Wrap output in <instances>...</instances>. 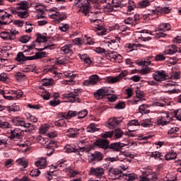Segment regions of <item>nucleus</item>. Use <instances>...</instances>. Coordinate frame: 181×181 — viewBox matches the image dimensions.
<instances>
[{
    "instance_id": "f257e3e1",
    "label": "nucleus",
    "mask_w": 181,
    "mask_h": 181,
    "mask_svg": "<svg viewBox=\"0 0 181 181\" xmlns=\"http://www.w3.org/2000/svg\"><path fill=\"white\" fill-rule=\"evenodd\" d=\"M93 145L106 151L110 148V141L107 139H98L93 143Z\"/></svg>"
},
{
    "instance_id": "f03ea898",
    "label": "nucleus",
    "mask_w": 181,
    "mask_h": 181,
    "mask_svg": "<svg viewBox=\"0 0 181 181\" xmlns=\"http://www.w3.org/2000/svg\"><path fill=\"white\" fill-rule=\"evenodd\" d=\"M153 77L156 81H165L169 76L165 71H158L153 74Z\"/></svg>"
},
{
    "instance_id": "7ed1b4c3",
    "label": "nucleus",
    "mask_w": 181,
    "mask_h": 181,
    "mask_svg": "<svg viewBox=\"0 0 181 181\" xmlns=\"http://www.w3.org/2000/svg\"><path fill=\"white\" fill-rule=\"evenodd\" d=\"M90 162H101L104 158V154L100 151H95L89 156Z\"/></svg>"
},
{
    "instance_id": "20e7f679",
    "label": "nucleus",
    "mask_w": 181,
    "mask_h": 181,
    "mask_svg": "<svg viewBox=\"0 0 181 181\" xmlns=\"http://www.w3.org/2000/svg\"><path fill=\"white\" fill-rule=\"evenodd\" d=\"M138 21H139V16L134 15L125 19L124 23L131 26H136L138 24Z\"/></svg>"
},
{
    "instance_id": "39448f33",
    "label": "nucleus",
    "mask_w": 181,
    "mask_h": 181,
    "mask_svg": "<svg viewBox=\"0 0 181 181\" xmlns=\"http://www.w3.org/2000/svg\"><path fill=\"white\" fill-rule=\"evenodd\" d=\"M98 80H100L98 75H92L89 77V80L84 81L83 86H95L98 83Z\"/></svg>"
},
{
    "instance_id": "423d86ee",
    "label": "nucleus",
    "mask_w": 181,
    "mask_h": 181,
    "mask_svg": "<svg viewBox=\"0 0 181 181\" xmlns=\"http://www.w3.org/2000/svg\"><path fill=\"white\" fill-rule=\"evenodd\" d=\"M77 97H78V95H74L73 93L64 94V98L69 100V103H80V98Z\"/></svg>"
},
{
    "instance_id": "0eeeda50",
    "label": "nucleus",
    "mask_w": 181,
    "mask_h": 181,
    "mask_svg": "<svg viewBox=\"0 0 181 181\" xmlns=\"http://www.w3.org/2000/svg\"><path fill=\"white\" fill-rule=\"evenodd\" d=\"M122 122V119H118V117H115V118H111L109 119V122H108V128H110V129H114V128H115V127H117V125H119V124H121V122Z\"/></svg>"
},
{
    "instance_id": "6e6552de",
    "label": "nucleus",
    "mask_w": 181,
    "mask_h": 181,
    "mask_svg": "<svg viewBox=\"0 0 181 181\" xmlns=\"http://www.w3.org/2000/svg\"><path fill=\"white\" fill-rule=\"evenodd\" d=\"M127 144H121L120 142L112 143L109 144V149H112L113 151H116L117 152H119L122 148Z\"/></svg>"
},
{
    "instance_id": "1a4fd4ad",
    "label": "nucleus",
    "mask_w": 181,
    "mask_h": 181,
    "mask_svg": "<svg viewBox=\"0 0 181 181\" xmlns=\"http://www.w3.org/2000/svg\"><path fill=\"white\" fill-rule=\"evenodd\" d=\"M170 8L169 7H157L155 10L151 11L152 15H156V13H169Z\"/></svg>"
},
{
    "instance_id": "9d476101",
    "label": "nucleus",
    "mask_w": 181,
    "mask_h": 181,
    "mask_svg": "<svg viewBox=\"0 0 181 181\" xmlns=\"http://www.w3.org/2000/svg\"><path fill=\"white\" fill-rule=\"evenodd\" d=\"M119 37H117V41L115 40H110L106 42V43L109 44L108 47H110L112 50H117V49L119 47V45H118V43H119Z\"/></svg>"
},
{
    "instance_id": "9b49d317",
    "label": "nucleus",
    "mask_w": 181,
    "mask_h": 181,
    "mask_svg": "<svg viewBox=\"0 0 181 181\" xmlns=\"http://www.w3.org/2000/svg\"><path fill=\"white\" fill-rule=\"evenodd\" d=\"M100 15H101V12L100 11H95V12H92L88 14L89 19L90 22H97V21H100Z\"/></svg>"
},
{
    "instance_id": "f8f14e48",
    "label": "nucleus",
    "mask_w": 181,
    "mask_h": 181,
    "mask_svg": "<svg viewBox=\"0 0 181 181\" xmlns=\"http://www.w3.org/2000/svg\"><path fill=\"white\" fill-rule=\"evenodd\" d=\"M109 175H115V176H118L117 179H121L122 176H125L124 173L117 168H110L109 169Z\"/></svg>"
},
{
    "instance_id": "ddd939ff",
    "label": "nucleus",
    "mask_w": 181,
    "mask_h": 181,
    "mask_svg": "<svg viewBox=\"0 0 181 181\" xmlns=\"http://www.w3.org/2000/svg\"><path fill=\"white\" fill-rule=\"evenodd\" d=\"M90 173L91 175H95V176H102V175H104V169L101 168H91Z\"/></svg>"
},
{
    "instance_id": "4468645a",
    "label": "nucleus",
    "mask_w": 181,
    "mask_h": 181,
    "mask_svg": "<svg viewBox=\"0 0 181 181\" xmlns=\"http://www.w3.org/2000/svg\"><path fill=\"white\" fill-rule=\"evenodd\" d=\"M27 57L23 54V52H18L16 57L15 58V60L16 62H18L20 64H23L25 62H26Z\"/></svg>"
},
{
    "instance_id": "2eb2a0df",
    "label": "nucleus",
    "mask_w": 181,
    "mask_h": 181,
    "mask_svg": "<svg viewBox=\"0 0 181 181\" xmlns=\"http://www.w3.org/2000/svg\"><path fill=\"white\" fill-rule=\"evenodd\" d=\"M36 36H37V39L35 41V42H37V43H47V42H49V37H47L46 36H43L40 33H37L36 35Z\"/></svg>"
},
{
    "instance_id": "dca6fc26",
    "label": "nucleus",
    "mask_w": 181,
    "mask_h": 181,
    "mask_svg": "<svg viewBox=\"0 0 181 181\" xmlns=\"http://www.w3.org/2000/svg\"><path fill=\"white\" fill-rule=\"evenodd\" d=\"M81 6L83 7L82 13L87 16L90 11V3H88V1H84L83 3H81Z\"/></svg>"
},
{
    "instance_id": "f3484780",
    "label": "nucleus",
    "mask_w": 181,
    "mask_h": 181,
    "mask_svg": "<svg viewBox=\"0 0 181 181\" xmlns=\"http://www.w3.org/2000/svg\"><path fill=\"white\" fill-rule=\"evenodd\" d=\"M105 90L104 89H99L96 92L94 93V97L96 98V100H103V98H105Z\"/></svg>"
},
{
    "instance_id": "a211bd4d",
    "label": "nucleus",
    "mask_w": 181,
    "mask_h": 181,
    "mask_svg": "<svg viewBox=\"0 0 181 181\" xmlns=\"http://www.w3.org/2000/svg\"><path fill=\"white\" fill-rule=\"evenodd\" d=\"M0 37L4 40H15V37L12 36L11 33L8 32H1L0 33Z\"/></svg>"
},
{
    "instance_id": "6ab92c4d",
    "label": "nucleus",
    "mask_w": 181,
    "mask_h": 181,
    "mask_svg": "<svg viewBox=\"0 0 181 181\" xmlns=\"http://www.w3.org/2000/svg\"><path fill=\"white\" fill-rule=\"evenodd\" d=\"M94 28L95 29H97V35H98V36H103V35H105L107 33V30L103 28V26H100V24L95 25Z\"/></svg>"
},
{
    "instance_id": "aec40b11",
    "label": "nucleus",
    "mask_w": 181,
    "mask_h": 181,
    "mask_svg": "<svg viewBox=\"0 0 181 181\" xmlns=\"http://www.w3.org/2000/svg\"><path fill=\"white\" fill-rule=\"evenodd\" d=\"M46 165V158H41L40 160L35 162V166H37L38 169H45Z\"/></svg>"
},
{
    "instance_id": "412c9836",
    "label": "nucleus",
    "mask_w": 181,
    "mask_h": 181,
    "mask_svg": "<svg viewBox=\"0 0 181 181\" xmlns=\"http://www.w3.org/2000/svg\"><path fill=\"white\" fill-rule=\"evenodd\" d=\"M17 5H18V6L16 7V9L18 11L21 9L23 11H26V9H28V3H26L25 1H21L20 3L17 4Z\"/></svg>"
},
{
    "instance_id": "4be33fe9",
    "label": "nucleus",
    "mask_w": 181,
    "mask_h": 181,
    "mask_svg": "<svg viewBox=\"0 0 181 181\" xmlns=\"http://www.w3.org/2000/svg\"><path fill=\"white\" fill-rule=\"evenodd\" d=\"M71 45H66L61 48V52L62 54H69V53H71V49H70Z\"/></svg>"
},
{
    "instance_id": "5701e85b",
    "label": "nucleus",
    "mask_w": 181,
    "mask_h": 181,
    "mask_svg": "<svg viewBox=\"0 0 181 181\" xmlns=\"http://www.w3.org/2000/svg\"><path fill=\"white\" fill-rule=\"evenodd\" d=\"M158 30L163 32H166V30H170V25L169 23L160 24L158 26Z\"/></svg>"
},
{
    "instance_id": "b1692460",
    "label": "nucleus",
    "mask_w": 181,
    "mask_h": 181,
    "mask_svg": "<svg viewBox=\"0 0 181 181\" xmlns=\"http://www.w3.org/2000/svg\"><path fill=\"white\" fill-rule=\"evenodd\" d=\"M21 133H16L15 130L11 131V136L8 137L10 139H19L21 138Z\"/></svg>"
},
{
    "instance_id": "393cba45",
    "label": "nucleus",
    "mask_w": 181,
    "mask_h": 181,
    "mask_svg": "<svg viewBox=\"0 0 181 181\" xmlns=\"http://www.w3.org/2000/svg\"><path fill=\"white\" fill-rule=\"evenodd\" d=\"M177 157L176 153L173 151L165 156V160H172V159H176Z\"/></svg>"
},
{
    "instance_id": "a878e982",
    "label": "nucleus",
    "mask_w": 181,
    "mask_h": 181,
    "mask_svg": "<svg viewBox=\"0 0 181 181\" xmlns=\"http://www.w3.org/2000/svg\"><path fill=\"white\" fill-rule=\"evenodd\" d=\"M77 114H78V112L76 111L69 110L66 115H62V117H63V118H66V119H69V118L76 117V115H77Z\"/></svg>"
},
{
    "instance_id": "bb28decb",
    "label": "nucleus",
    "mask_w": 181,
    "mask_h": 181,
    "mask_svg": "<svg viewBox=\"0 0 181 181\" xmlns=\"http://www.w3.org/2000/svg\"><path fill=\"white\" fill-rule=\"evenodd\" d=\"M122 1L123 0H112V6H113V8H122L123 6V4H121Z\"/></svg>"
},
{
    "instance_id": "cd10ccee",
    "label": "nucleus",
    "mask_w": 181,
    "mask_h": 181,
    "mask_svg": "<svg viewBox=\"0 0 181 181\" xmlns=\"http://www.w3.org/2000/svg\"><path fill=\"white\" fill-rule=\"evenodd\" d=\"M124 176H126L125 179L127 181H133L138 177V175L131 173L124 174Z\"/></svg>"
},
{
    "instance_id": "c85d7f7f",
    "label": "nucleus",
    "mask_w": 181,
    "mask_h": 181,
    "mask_svg": "<svg viewBox=\"0 0 181 181\" xmlns=\"http://www.w3.org/2000/svg\"><path fill=\"white\" fill-rule=\"evenodd\" d=\"M151 156L152 158H154L155 159H160V160H162V158L163 157V156H162V154L160 153H159L158 151H155V152H152L151 154Z\"/></svg>"
},
{
    "instance_id": "c756f323",
    "label": "nucleus",
    "mask_w": 181,
    "mask_h": 181,
    "mask_svg": "<svg viewBox=\"0 0 181 181\" xmlns=\"http://www.w3.org/2000/svg\"><path fill=\"white\" fill-rule=\"evenodd\" d=\"M114 135V131L106 132L105 134H102L101 136L103 139H107V138H112Z\"/></svg>"
},
{
    "instance_id": "7c9ffc66",
    "label": "nucleus",
    "mask_w": 181,
    "mask_h": 181,
    "mask_svg": "<svg viewBox=\"0 0 181 181\" xmlns=\"http://www.w3.org/2000/svg\"><path fill=\"white\" fill-rule=\"evenodd\" d=\"M115 136L117 139H119V138H121L122 136V135H124V132H122V130H121V129H116L115 130Z\"/></svg>"
},
{
    "instance_id": "2f4dec72",
    "label": "nucleus",
    "mask_w": 181,
    "mask_h": 181,
    "mask_svg": "<svg viewBox=\"0 0 181 181\" xmlns=\"http://www.w3.org/2000/svg\"><path fill=\"white\" fill-rule=\"evenodd\" d=\"M13 122L15 124V125H17L18 127H25V124L26 123L25 121L18 119H13Z\"/></svg>"
},
{
    "instance_id": "473e14b6",
    "label": "nucleus",
    "mask_w": 181,
    "mask_h": 181,
    "mask_svg": "<svg viewBox=\"0 0 181 181\" xmlns=\"http://www.w3.org/2000/svg\"><path fill=\"white\" fill-rule=\"evenodd\" d=\"M151 2L148 0H143L139 2V8H146V6H149Z\"/></svg>"
},
{
    "instance_id": "72a5a7b5",
    "label": "nucleus",
    "mask_w": 181,
    "mask_h": 181,
    "mask_svg": "<svg viewBox=\"0 0 181 181\" xmlns=\"http://www.w3.org/2000/svg\"><path fill=\"white\" fill-rule=\"evenodd\" d=\"M30 176H32V177H37V176L40 175V170H39V168L34 169L30 171Z\"/></svg>"
},
{
    "instance_id": "f704fd0d",
    "label": "nucleus",
    "mask_w": 181,
    "mask_h": 181,
    "mask_svg": "<svg viewBox=\"0 0 181 181\" xmlns=\"http://www.w3.org/2000/svg\"><path fill=\"white\" fill-rule=\"evenodd\" d=\"M118 81H121V80L119 79V77L117 76L116 77L108 78L107 83H111L112 84H114L115 83H118Z\"/></svg>"
},
{
    "instance_id": "c9c22d12",
    "label": "nucleus",
    "mask_w": 181,
    "mask_h": 181,
    "mask_svg": "<svg viewBox=\"0 0 181 181\" xmlns=\"http://www.w3.org/2000/svg\"><path fill=\"white\" fill-rule=\"evenodd\" d=\"M105 56L107 59H110L111 62H114V60L115 59V54H114V52H107V53L105 54Z\"/></svg>"
},
{
    "instance_id": "e433bc0d",
    "label": "nucleus",
    "mask_w": 181,
    "mask_h": 181,
    "mask_svg": "<svg viewBox=\"0 0 181 181\" xmlns=\"http://www.w3.org/2000/svg\"><path fill=\"white\" fill-rule=\"evenodd\" d=\"M88 114V112L87 110H81L79 112H78V118L83 119L87 117V115Z\"/></svg>"
},
{
    "instance_id": "4c0bfd02",
    "label": "nucleus",
    "mask_w": 181,
    "mask_h": 181,
    "mask_svg": "<svg viewBox=\"0 0 181 181\" xmlns=\"http://www.w3.org/2000/svg\"><path fill=\"white\" fill-rule=\"evenodd\" d=\"M17 163L23 168H28V161L21 160V158L17 160Z\"/></svg>"
},
{
    "instance_id": "58836bf2",
    "label": "nucleus",
    "mask_w": 181,
    "mask_h": 181,
    "mask_svg": "<svg viewBox=\"0 0 181 181\" xmlns=\"http://www.w3.org/2000/svg\"><path fill=\"white\" fill-rule=\"evenodd\" d=\"M136 64H138L139 66H146V67H148V66H149V64H151V61L150 60H147V61H140L136 63Z\"/></svg>"
},
{
    "instance_id": "ea45409f",
    "label": "nucleus",
    "mask_w": 181,
    "mask_h": 181,
    "mask_svg": "<svg viewBox=\"0 0 181 181\" xmlns=\"http://www.w3.org/2000/svg\"><path fill=\"white\" fill-rule=\"evenodd\" d=\"M29 40H30V37H29L28 35H23L20 38V42H21V43H28V42H29Z\"/></svg>"
},
{
    "instance_id": "a19ab883",
    "label": "nucleus",
    "mask_w": 181,
    "mask_h": 181,
    "mask_svg": "<svg viewBox=\"0 0 181 181\" xmlns=\"http://www.w3.org/2000/svg\"><path fill=\"white\" fill-rule=\"evenodd\" d=\"M96 131H98V128H96L94 124H90V127L87 128V132H96Z\"/></svg>"
},
{
    "instance_id": "79ce46f5",
    "label": "nucleus",
    "mask_w": 181,
    "mask_h": 181,
    "mask_svg": "<svg viewBox=\"0 0 181 181\" xmlns=\"http://www.w3.org/2000/svg\"><path fill=\"white\" fill-rule=\"evenodd\" d=\"M113 62H115V63H121L122 62V56L115 54V59Z\"/></svg>"
},
{
    "instance_id": "37998d69",
    "label": "nucleus",
    "mask_w": 181,
    "mask_h": 181,
    "mask_svg": "<svg viewBox=\"0 0 181 181\" xmlns=\"http://www.w3.org/2000/svg\"><path fill=\"white\" fill-rule=\"evenodd\" d=\"M117 110H124L125 108V102H119L115 106Z\"/></svg>"
},
{
    "instance_id": "c03bdc74",
    "label": "nucleus",
    "mask_w": 181,
    "mask_h": 181,
    "mask_svg": "<svg viewBox=\"0 0 181 181\" xmlns=\"http://www.w3.org/2000/svg\"><path fill=\"white\" fill-rule=\"evenodd\" d=\"M47 149H48L47 155V156H51V155H53V152H54V149L52 148V146L47 145L46 146Z\"/></svg>"
},
{
    "instance_id": "a18cd8bd",
    "label": "nucleus",
    "mask_w": 181,
    "mask_h": 181,
    "mask_svg": "<svg viewBox=\"0 0 181 181\" xmlns=\"http://www.w3.org/2000/svg\"><path fill=\"white\" fill-rule=\"evenodd\" d=\"M107 99H108V101H110V103H114L117 101V100H118V96H117V95L115 94H112L111 95V96H109Z\"/></svg>"
},
{
    "instance_id": "49530a36",
    "label": "nucleus",
    "mask_w": 181,
    "mask_h": 181,
    "mask_svg": "<svg viewBox=\"0 0 181 181\" xmlns=\"http://www.w3.org/2000/svg\"><path fill=\"white\" fill-rule=\"evenodd\" d=\"M127 125H128L129 127H136V126L140 125V124H139V121H137V120H136V119H134V120L130 121V122L127 124Z\"/></svg>"
},
{
    "instance_id": "de8ad7c7",
    "label": "nucleus",
    "mask_w": 181,
    "mask_h": 181,
    "mask_svg": "<svg viewBox=\"0 0 181 181\" xmlns=\"http://www.w3.org/2000/svg\"><path fill=\"white\" fill-rule=\"evenodd\" d=\"M157 123L158 125H166L169 124V121H163V117H161L158 119Z\"/></svg>"
},
{
    "instance_id": "09e8293b",
    "label": "nucleus",
    "mask_w": 181,
    "mask_h": 181,
    "mask_svg": "<svg viewBox=\"0 0 181 181\" xmlns=\"http://www.w3.org/2000/svg\"><path fill=\"white\" fill-rule=\"evenodd\" d=\"M52 79H42V86H45V87H47V86H52Z\"/></svg>"
},
{
    "instance_id": "8fccbe9b",
    "label": "nucleus",
    "mask_w": 181,
    "mask_h": 181,
    "mask_svg": "<svg viewBox=\"0 0 181 181\" xmlns=\"http://www.w3.org/2000/svg\"><path fill=\"white\" fill-rule=\"evenodd\" d=\"M55 125L57 127H66V122L64 119H59L58 122H55Z\"/></svg>"
},
{
    "instance_id": "3c124183",
    "label": "nucleus",
    "mask_w": 181,
    "mask_h": 181,
    "mask_svg": "<svg viewBox=\"0 0 181 181\" xmlns=\"http://www.w3.org/2000/svg\"><path fill=\"white\" fill-rule=\"evenodd\" d=\"M18 16L21 18V19H25V18H28V11H23V12H19L18 13Z\"/></svg>"
},
{
    "instance_id": "603ef678",
    "label": "nucleus",
    "mask_w": 181,
    "mask_h": 181,
    "mask_svg": "<svg viewBox=\"0 0 181 181\" xmlns=\"http://www.w3.org/2000/svg\"><path fill=\"white\" fill-rule=\"evenodd\" d=\"M35 56L37 59H43V57H46V52H37Z\"/></svg>"
},
{
    "instance_id": "864d4df0",
    "label": "nucleus",
    "mask_w": 181,
    "mask_h": 181,
    "mask_svg": "<svg viewBox=\"0 0 181 181\" xmlns=\"http://www.w3.org/2000/svg\"><path fill=\"white\" fill-rule=\"evenodd\" d=\"M23 77H25V74H23L22 72H18L16 74V79L17 80V81H21V80H22Z\"/></svg>"
},
{
    "instance_id": "5fc2aeb1",
    "label": "nucleus",
    "mask_w": 181,
    "mask_h": 181,
    "mask_svg": "<svg viewBox=\"0 0 181 181\" xmlns=\"http://www.w3.org/2000/svg\"><path fill=\"white\" fill-rule=\"evenodd\" d=\"M0 128H9V122L0 120Z\"/></svg>"
},
{
    "instance_id": "6e6d98bb",
    "label": "nucleus",
    "mask_w": 181,
    "mask_h": 181,
    "mask_svg": "<svg viewBox=\"0 0 181 181\" xmlns=\"http://www.w3.org/2000/svg\"><path fill=\"white\" fill-rule=\"evenodd\" d=\"M165 59V56L162 54H158L155 57V60H156V62H163Z\"/></svg>"
},
{
    "instance_id": "4d7b16f0",
    "label": "nucleus",
    "mask_w": 181,
    "mask_h": 181,
    "mask_svg": "<svg viewBox=\"0 0 181 181\" xmlns=\"http://www.w3.org/2000/svg\"><path fill=\"white\" fill-rule=\"evenodd\" d=\"M128 74V72L127 70L122 71L119 75L118 77L119 80H122L124 77H127V75Z\"/></svg>"
},
{
    "instance_id": "13d9d810",
    "label": "nucleus",
    "mask_w": 181,
    "mask_h": 181,
    "mask_svg": "<svg viewBox=\"0 0 181 181\" xmlns=\"http://www.w3.org/2000/svg\"><path fill=\"white\" fill-rule=\"evenodd\" d=\"M70 26L69 24H64V25L59 27V30H62V32H67Z\"/></svg>"
},
{
    "instance_id": "bf43d9fd",
    "label": "nucleus",
    "mask_w": 181,
    "mask_h": 181,
    "mask_svg": "<svg viewBox=\"0 0 181 181\" xmlns=\"http://www.w3.org/2000/svg\"><path fill=\"white\" fill-rule=\"evenodd\" d=\"M41 97L44 99V100H49L50 99V93L47 92V91H45V94L41 95Z\"/></svg>"
},
{
    "instance_id": "052dcab7",
    "label": "nucleus",
    "mask_w": 181,
    "mask_h": 181,
    "mask_svg": "<svg viewBox=\"0 0 181 181\" xmlns=\"http://www.w3.org/2000/svg\"><path fill=\"white\" fill-rule=\"evenodd\" d=\"M177 49H173L172 48L168 49L165 52V54H175L177 53Z\"/></svg>"
},
{
    "instance_id": "680f3d73",
    "label": "nucleus",
    "mask_w": 181,
    "mask_h": 181,
    "mask_svg": "<svg viewBox=\"0 0 181 181\" xmlns=\"http://www.w3.org/2000/svg\"><path fill=\"white\" fill-rule=\"evenodd\" d=\"M46 131H47V127L46 126V124L41 125V127H40V134H46Z\"/></svg>"
},
{
    "instance_id": "e2e57ef3",
    "label": "nucleus",
    "mask_w": 181,
    "mask_h": 181,
    "mask_svg": "<svg viewBox=\"0 0 181 181\" xmlns=\"http://www.w3.org/2000/svg\"><path fill=\"white\" fill-rule=\"evenodd\" d=\"M150 70H151V69H149V67L144 68L139 71V73H140V74H148V73H149Z\"/></svg>"
},
{
    "instance_id": "0e129e2a",
    "label": "nucleus",
    "mask_w": 181,
    "mask_h": 181,
    "mask_svg": "<svg viewBox=\"0 0 181 181\" xmlns=\"http://www.w3.org/2000/svg\"><path fill=\"white\" fill-rule=\"evenodd\" d=\"M67 153H71V152H74L75 153H78V149L74 148L73 147L66 148Z\"/></svg>"
},
{
    "instance_id": "69168bd1",
    "label": "nucleus",
    "mask_w": 181,
    "mask_h": 181,
    "mask_svg": "<svg viewBox=\"0 0 181 181\" xmlns=\"http://www.w3.org/2000/svg\"><path fill=\"white\" fill-rule=\"evenodd\" d=\"M59 104H60V100H56V99L49 102V105L52 107H56V105H59Z\"/></svg>"
},
{
    "instance_id": "338daca9",
    "label": "nucleus",
    "mask_w": 181,
    "mask_h": 181,
    "mask_svg": "<svg viewBox=\"0 0 181 181\" xmlns=\"http://www.w3.org/2000/svg\"><path fill=\"white\" fill-rule=\"evenodd\" d=\"M96 53H98L99 54H103V53H105V49L98 47L96 49Z\"/></svg>"
},
{
    "instance_id": "774afa93",
    "label": "nucleus",
    "mask_w": 181,
    "mask_h": 181,
    "mask_svg": "<svg viewBox=\"0 0 181 181\" xmlns=\"http://www.w3.org/2000/svg\"><path fill=\"white\" fill-rule=\"evenodd\" d=\"M13 23H14V25H18L21 28H22V26H23V21H22L21 20H16V21H14Z\"/></svg>"
}]
</instances>
